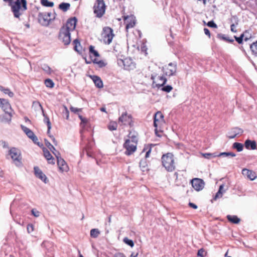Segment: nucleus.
Returning a JSON list of instances; mask_svg holds the SVG:
<instances>
[{
  "label": "nucleus",
  "instance_id": "nucleus-3",
  "mask_svg": "<svg viewBox=\"0 0 257 257\" xmlns=\"http://www.w3.org/2000/svg\"><path fill=\"white\" fill-rule=\"evenodd\" d=\"M27 9V3H26L25 8H24V3L21 2L20 0H16L15 2L11 4L12 11L14 17L17 18H19Z\"/></svg>",
  "mask_w": 257,
  "mask_h": 257
},
{
  "label": "nucleus",
  "instance_id": "nucleus-19",
  "mask_svg": "<svg viewBox=\"0 0 257 257\" xmlns=\"http://www.w3.org/2000/svg\"><path fill=\"white\" fill-rule=\"evenodd\" d=\"M120 62L123 64L124 69L130 70L135 68V64L130 58H125L124 60H121Z\"/></svg>",
  "mask_w": 257,
  "mask_h": 257
},
{
  "label": "nucleus",
  "instance_id": "nucleus-2",
  "mask_svg": "<svg viewBox=\"0 0 257 257\" xmlns=\"http://www.w3.org/2000/svg\"><path fill=\"white\" fill-rule=\"evenodd\" d=\"M8 155L10 156L13 163L17 167H22V156L21 151L17 148L12 147L8 151Z\"/></svg>",
  "mask_w": 257,
  "mask_h": 257
},
{
  "label": "nucleus",
  "instance_id": "nucleus-45",
  "mask_svg": "<svg viewBox=\"0 0 257 257\" xmlns=\"http://www.w3.org/2000/svg\"><path fill=\"white\" fill-rule=\"evenodd\" d=\"M123 242L130 246L131 247H133L134 246V243L133 241L131 239H128L127 237H124L123 239Z\"/></svg>",
  "mask_w": 257,
  "mask_h": 257
},
{
  "label": "nucleus",
  "instance_id": "nucleus-42",
  "mask_svg": "<svg viewBox=\"0 0 257 257\" xmlns=\"http://www.w3.org/2000/svg\"><path fill=\"white\" fill-rule=\"evenodd\" d=\"M42 69L44 70L47 74H51L53 71L51 70V68L48 66L47 65L44 64Z\"/></svg>",
  "mask_w": 257,
  "mask_h": 257
},
{
  "label": "nucleus",
  "instance_id": "nucleus-41",
  "mask_svg": "<svg viewBox=\"0 0 257 257\" xmlns=\"http://www.w3.org/2000/svg\"><path fill=\"white\" fill-rule=\"evenodd\" d=\"M45 84L46 87L49 88H53L54 86L53 81L50 79H47L45 80Z\"/></svg>",
  "mask_w": 257,
  "mask_h": 257
},
{
  "label": "nucleus",
  "instance_id": "nucleus-6",
  "mask_svg": "<svg viewBox=\"0 0 257 257\" xmlns=\"http://www.w3.org/2000/svg\"><path fill=\"white\" fill-rule=\"evenodd\" d=\"M94 13L97 18H101L105 12V5L103 0H96L93 7Z\"/></svg>",
  "mask_w": 257,
  "mask_h": 257
},
{
  "label": "nucleus",
  "instance_id": "nucleus-38",
  "mask_svg": "<svg viewBox=\"0 0 257 257\" xmlns=\"http://www.w3.org/2000/svg\"><path fill=\"white\" fill-rule=\"evenodd\" d=\"M236 155L232 152H223L220 153L218 155H217V157L223 156V157H235Z\"/></svg>",
  "mask_w": 257,
  "mask_h": 257
},
{
  "label": "nucleus",
  "instance_id": "nucleus-32",
  "mask_svg": "<svg viewBox=\"0 0 257 257\" xmlns=\"http://www.w3.org/2000/svg\"><path fill=\"white\" fill-rule=\"evenodd\" d=\"M250 50L252 54L256 57H257V41L253 42L250 46Z\"/></svg>",
  "mask_w": 257,
  "mask_h": 257
},
{
  "label": "nucleus",
  "instance_id": "nucleus-13",
  "mask_svg": "<svg viewBox=\"0 0 257 257\" xmlns=\"http://www.w3.org/2000/svg\"><path fill=\"white\" fill-rule=\"evenodd\" d=\"M77 21L76 17L70 18L67 20L66 25L61 28L69 32L73 31L76 28Z\"/></svg>",
  "mask_w": 257,
  "mask_h": 257
},
{
  "label": "nucleus",
  "instance_id": "nucleus-56",
  "mask_svg": "<svg viewBox=\"0 0 257 257\" xmlns=\"http://www.w3.org/2000/svg\"><path fill=\"white\" fill-rule=\"evenodd\" d=\"M21 127H22V130L25 133V134H26L27 133H28V132H29L30 131H31L30 129H29V128H28L27 127L25 126H24L23 125H21Z\"/></svg>",
  "mask_w": 257,
  "mask_h": 257
},
{
  "label": "nucleus",
  "instance_id": "nucleus-50",
  "mask_svg": "<svg viewBox=\"0 0 257 257\" xmlns=\"http://www.w3.org/2000/svg\"><path fill=\"white\" fill-rule=\"evenodd\" d=\"M207 25L209 27L214 28H217V25L213 21H209L207 23Z\"/></svg>",
  "mask_w": 257,
  "mask_h": 257
},
{
  "label": "nucleus",
  "instance_id": "nucleus-34",
  "mask_svg": "<svg viewBox=\"0 0 257 257\" xmlns=\"http://www.w3.org/2000/svg\"><path fill=\"white\" fill-rule=\"evenodd\" d=\"M217 37L220 39L226 41L229 43H232L234 42V40L230 39L229 37H226L225 35L219 34L217 35Z\"/></svg>",
  "mask_w": 257,
  "mask_h": 257
},
{
  "label": "nucleus",
  "instance_id": "nucleus-57",
  "mask_svg": "<svg viewBox=\"0 0 257 257\" xmlns=\"http://www.w3.org/2000/svg\"><path fill=\"white\" fill-rule=\"evenodd\" d=\"M44 13L46 15L48 18H53V16L55 17L56 15L55 13L52 14L51 12H44Z\"/></svg>",
  "mask_w": 257,
  "mask_h": 257
},
{
  "label": "nucleus",
  "instance_id": "nucleus-22",
  "mask_svg": "<svg viewBox=\"0 0 257 257\" xmlns=\"http://www.w3.org/2000/svg\"><path fill=\"white\" fill-rule=\"evenodd\" d=\"M242 174L250 180H253L256 177L255 172L247 169H243Z\"/></svg>",
  "mask_w": 257,
  "mask_h": 257
},
{
  "label": "nucleus",
  "instance_id": "nucleus-51",
  "mask_svg": "<svg viewBox=\"0 0 257 257\" xmlns=\"http://www.w3.org/2000/svg\"><path fill=\"white\" fill-rule=\"evenodd\" d=\"M64 116L65 117L66 119H69V111L66 108V107H65V110L63 112Z\"/></svg>",
  "mask_w": 257,
  "mask_h": 257
},
{
  "label": "nucleus",
  "instance_id": "nucleus-25",
  "mask_svg": "<svg viewBox=\"0 0 257 257\" xmlns=\"http://www.w3.org/2000/svg\"><path fill=\"white\" fill-rule=\"evenodd\" d=\"M44 157L47 160L48 163L51 164H54V159L50 154V152L46 148L43 150Z\"/></svg>",
  "mask_w": 257,
  "mask_h": 257
},
{
  "label": "nucleus",
  "instance_id": "nucleus-17",
  "mask_svg": "<svg viewBox=\"0 0 257 257\" xmlns=\"http://www.w3.org/2000/svg\"><path fill=\"white\" fill-rule=\"evenodd\" d=\"M132 122V116L127 114L126 112L123 113L118 118V123L121 124L131 125Z\"/></svg>",
  "mask_w": 257,
  "mask_h": 257
},
{
  "label": "nucleus",
  "instance_id": "nucleus-60",
  "mask_svg": "<svg viewBox=\"0 0 257 257\" xmlns=\"http://www.w3.org/2000/svg\"><path fill=\"white\" fill-rule=\"evenodd\" d=\"M204 32L205 35L208 36L209 38L210 37V33L209 30L207 28H204Z\"/></svg>",
  "mask_w": 257,
  "mask_h": 257
},
{
  "label": "nucleus",
  "instance_id": "nucleus-54",
  "mask_svg": "<svg viewBox=\"0 0 257 257\" xmlns=\"http://www.w3.org/2000/svg\"><path fill=\"white\" fill-rule=\"evenodd\" d=\"M70 109L72 112H73L74 113H76L81 110V109H79L78 108L74 107L73 106H71Z\"/></svg>",
  "mask_w": 257,
  "mask_h": 257
},
{
  "label": "nucleus",
  "instance_id": "nucleus-52",
  "mask_svg": "<svg viewBox=\"0 0 257 257\" xmlns=\"http://www.w3.org/2000/svg\"><path fill=\"white\" fill-rule=\"evenodd\" d=\"M73 43L75 44V46H74L75 50L78 52L79 50L77 49V44H78L79 46L80 45V43L79 41L77 39H75L73 41Z\"/></svg>",
  "mask_w": 257,
  "mask_h": 257
},
{
  "label": "nucleus",
  "instance_id": "nucleus-23",
  "mask_svg": "<svg viewBox=\"0 0 257 257\" xmlns=\"http://www.w3.org/2000/svg\"><path fill=\"white\" fill-rule=\"evenodd\" d=\"M34 169L36 176L44 181L45 183H46L47 178L46 175L42 172L39 167H35Z\"/></svg>",
  "mask_w": 257,
  "mask_h": 257
},
{
  "label": "nucleus",
  "instance_id": "nucleus-48",
  "mask_svg": "<svg viewBox=\"0 0 257 257\" xmlns=\"http://www.w3.org/2000/svg\"><path fill=\"white\" fill-rule=\"evenodd\" d=\"M31 213L33 215L36 217H39L40 214V212L36 209H32L31 210Z\"/></svg>",
  "mask_w": 257,
  "mask_h": 257
},
{
  "label": "nucleus",
  "instance_id": "nucleus-58",
  "mask_svg": "<svg viewBox=\"0 0 257 257\" xmlns=\"http://www.w3.org/2000/svg\"><path fill=\"white\" fill-rule=\"evenodd\" d=\"M235 27H236V26L234 24H232L231 25L230 29L232 32H234V33L236 32V30H235Z\"/></svg>",
  "mask_w": 257,
  "mask_h": 257
},
{
  "label": "nucleus",
  "instance_id": "nucleus-1",
  "mask_svg": "<svg viewBox=\"0 0 257 257\" xmlns=\"http://www.w3.org/2000/svg\"><path fill=\"white\" fill-rule=\"evenodd\" d=\"M163 166L166 170L169 172H172L175 170V166L173 155L172 153H167L163 155L162 157Z\"/></svg>",
  "mask_w": 257,
  "mask_h": 257
},
{
  "label": "nucleus",
  "instance_id": "nucleus-35",
  "mask_svg": "<svg viewBox=\"0 0 257 257\" xmlns=\"http://www.w3.org/2000/svg\"><path fill=\"white\" fill-rule=\"evenodd\" d=\"M232 147L236 149L238 152H241L243 150V145L240 143L235 142L233 144Z\"/></svg>",
  "mask_w": 257,
  "mask_h": 257
},
{
  "label": "nucleus",
  "instance_id": "nucleus-62",
  "mask_svg": "<svg viewBox=\"0 0 257 257\" xmlns=\"http://www.w3.org/2000/svg\"><path fill=\"white\" fill-rule=\"evenodd\" d=\"M203 252H204V250H203V249H200L198 250L197 254L198 256L203 257Z\"/></svg>",
  "mask_w": 257,
  "mask_h": 257
},
{
  "label": "nucleus",
  "instance_id": "nucleus-59",
  "mask_svg": "<svg viewBox=\"0 0 257 257\" xmlns=\"http://www.w3.org/2000/svg\"><path fill=\"white\" fill-rule=\"evenodd\" d=\"M114 257H126V256L123 253L118 252L114 254Z\"/></svg>",
  "mask_w": 257,
  "mask_h": 257
},
{
  "label": "nucleus",
  "instance_id": "nucleus-29",
  "mask_svg": "<svg viewBox=\"0 0 257 257\" xmlns=\"http://www.w3.org/2000/svg\"><path fill=\"white\" fill-rule=\"evenodd\" d=\"M227 218L229 221L233 223L237 224L240 222V219L236 215H228Z\"/></svg>",
  "mask_w": 257,
  "mask_h": 257
},
{
  "label": "nucleus",
  "instance_id": "nucleus-36",
  "mask_svg": "<svg viewBox=\"0 0 257 257\" xmlns=\"http://www.w3.org/2000/svg\"><path fill=\"white\" fill-rule=\"evenodd\" d=\"M100 234V231L98 229L94 228L90 230V236L93 238H96Z\"/></svg>",
  "mask_w": 257,
  "mask_h": 257
},
{
  "label": "nucleus",
  "instance_id": "nucleus-44",
  "mask_svg": "<svg viewBox=\"0 0 257 257\" xmlns=\"http://www.w3.org/2000/svg\"><path fill=\"white\" fill-rule=\"evenodd\" d=\"M161 90L166 92H170L172 89L173 87L171 85L163 86L160 88Z\"/></svg>",
  "mask_w": 257,
  "mask_h": 257
},
{
  "label": "nucleus",
  "instance_id": "nucleus-64",
  "mask_svg": "<svg viewBox=\"0 0 257 257\" xmlns=\"http://www.w3.org/2000/svg\"><path fill=\"white\" fill-rule=\"evenodd\" d=\"M151 152V149H149V150L146 153V155H145L146 158H147L150 156Z\"/></svg>",
  "mask_w": 257,
  "mask_h": 257
},
{
  "label": "nucleus",
  "instance_id": "nucleus-14",
  "mask_svg": "<svg viewBox=\"0 0 257 257\" xmlns=\"http://www.w3.org/2000/svg\"><path fill=\"white\" fill-rule=\"evenodd\" d=\"M164 115L161 111L157 112L154 116V126L157 128L164 123Z\"/></svg>",
  "mask_w": 257,
  "mask_h": 257
},
{
  "label": "nucleus",
  "instance_id": "nucleus-18",
  "mask_svg": "<svg viewBox=\"0 0 257 257\" xmlns=\"http://www.w3.org/2000/svg\"><path fill=\"white\" fill-rule=\"evenodd\" d=\"M124 20V23L126 24L125 29L126 30L135 26L136 21L135 18L133 16L125 17Z\"/></svg>",
  "mask_w": 257,
  "mask_h": 257
},
{
  "label": "nucleus",
  "instance_id": "nucleus-12",
  "mask_svg": "<svg viewBox=\"0 0 257 257\" xmlns=\"http://www.w3.org/2000/svg\"><path fill=\"white\" fill-rule=\"evenodd\" d=\"M124 148L126 149L125 154L130 155L135 152L136 150V145L135 143H132L131 140H126L123 144Z\"/></svg>",
  "mask_w": 257,
  "mask_h": 257
},
{
  "label": "nucleus",
  "instance_id": "nucleus-24",
  "mask_svg": "<svg viewBox=\"0 0 257 257\" xmlns=\"http://www.w3.org/2000/svg\"><path fill=\"white\" fill-rule=\"evenodd\" d=\"M91 79L93 80L95 85L98 88H101L103 87L102 81L101 78L96 75L90 76Z\"/></svg>",
  "mask_w": 257,
  "mask_h": 257
},
{
  "label": "nucleus",
  "instance_id": "nucleus-46",
  "mask_svg": "<svg viewBox=\"0 0 257 257\" xmlns=\"http://www.w3.org/2000/svg\"><path fill=\"white\" fill-rule=\"evenodd\" d=\"M3 92L5 94H7L10 97H13L14 95V93L12 92L9 88H5Z\"/></svg>",
  "mask_w": 257,
  "mask_h": 257
},
{
  "label": "nucleus",
  "instance_id": "nucleus-33",
  "mask_svg": "<svg viewBox=\"0 0 257 257\" xmlns=\"http://www.w3.org/2000/svg\"><path fill=\"white\" fill-rule=\"evenodd\" d=\"M147 162L146 161V159H142L140 162V167L142 171L144 172L146 170L147 167Z\"/></svg>",
  "mask_w": 257,
  "mask_h": 257
},
{
  "label": "nucleus",
  "instance_id": "nucleus-43",
  "mask_svg": "<svg viewBox=\"0 0 257 257\" xmlns=\"http://www.w3.org/2000/svg\"><path fill=\"white\" fill-rule=\"evenodd\" d=\"M202 155L204 158L210 159L212 157H217V155L212 153H203Z\"/></svg>",
  "mask_w": 257,
  "mask_h": 257
},
{
  "label": "nucleus",
  "instance_id": "nucleus-28",
  "mask_svg": "<svg viewBox=\"0 0 257 257\" xmlns=\"http://www.w3.org/2000/svg\"><path fill=\"white\" fill-rule=\"evenodd\" d=\"M27 136L31 139L33 142L37 144L38 146H40L39 142H38V139L37 136L34 134V133L31 130L28 132V133L26 134Z\"/></svg>",
  "mask_w": 257,
  "mask_h": 257
},
{
  "label": "nucleus",
  "instance_id": "nucleus-61",
  "mask_svg": "<svg viewBox=\"0 0 257 257\" xmlns=\"http://www.w3.org/2000/svg\"><path fill=\"white\" fill-rule=\"evenodd\" d=\"M132 143H135V144L137 145V139L136 137L132 136V140L131 141Z\"/></svg>",
  "mask_w": 257,
  "mask_h": 257
},
{
  "label": "nucleus",
  "instance_id": "nucleus-5",
  "mask_svg": "<svg viewBox=\"0 0 257 257\" xmlns=\"http://www.w3.org/2000/svg\"><path fill=\"white\" fill-rule=\"evenodd\" d=\"M101 35L103 43L107 45L111 43L114 36L112 29L109 27H105L103 28Z\"/></svg>",
  "mask_w": 257,
  "mask_h": 257
},
{
  "label": "nucleus",
  "instance_id": "nucleus-53",
  "mask_svg": "<svg viewBox=\"0 0 257 257\" xmlns=\"http://www.w3.org/2000/svg\"><path fill=\"white\" fill-rule=\"evenodd\" d=\"M223 194V192H220L218 191L216 193L215 196L214 197V199L216 200L217 198H220L222 197Z\"/></svg>",
  "mask_w": 257,
  "mask_h": 257
},
{
  "label": "nucleus",
  "instance_id": "nucleus-49",
  "mask_svg": "<svg viewBox=\"0 0 257 257\" xmlns=\"http://www.w3.org/2000/svg\"><path fill=\"white\" fill-rule=\"evenodd\" d=\"M27 231L29 233H31L32 232H33L34 231V225L32 224H29L27 225Z\"/></svg>",
  "mask_w": 257,
  "mask_h": 257
},
{
  "label": "nucleus",
  "instance_id": "nucleus-15",
  "mask_svg": "<svg viewBox=\"0 0 257 257\" xmlns=\"http://www.w3.org/2000/svg\"><path fill=\"white\" fill-rule=\"evenodd\" d=\"M55 19V16L53 18H48L44 13H40L38 15V20L39 23L43 26H47L50 22Z\"/></svg>",
  "mask_w": 257,
  "mask_h": 257
},
{
  "label": "nucleus",
  "instance_id": "nucleus-9",
  "mask_svg": "<svg viewBox=\"0 0 257 257\" xmlns=\"http://www.w3.org/2000/svg\"><path fill=\"white\" fill-rule=\"evenodd\" d=\"M177 64L175 63H170L167 66L163 67L164 73L168 76L174 75L176 72Z\"/></svg>",
  "mask_w": 257,
  "mask_h": 257
},
{
  "label": "nucleus",
  "instance_id": "nucleus-40",
  "mask_svg": "<svg viewBox=\"0 0 257 257\" xmlns=\"http://www.w3.org/2000/svg\"><path fill=\"white\" fill-rule=\"evenodd\" d=\"M41 4L45 7H52L54 6V3L51 2H49L48 0H41Z\"/></svg>",
  "mask_w": 257,
  "mask_h": 257
},
{
  "label": "nucleus",
  "instance_id": "nucleus-21",
  "mask_svg": "<svg viewBox=\"0 0 257 257\" xmlns=\"http://www.w3.org/2000/svg\"><path fill=\"white\" fill-rule=\"evenodd\" d=\"M57 159V164L59 169L62 171H67L68 169V166L63 159H62L60 155L56 157Z\"/></svg>",
  "mask_w": 257,
  "mask_h": 257
},
{
  "label": "nucleus",
  "instance_id": "nucleus-7",
  "mask_svg": "<svg viewBox=\"0 0 257 257\" xmlns=\"http://www.w3.org/2000/svg\"><path fill=\"white\" fill-rule=\"evenodd\" d=\"M151 79L153 80V87H156L160 89L167 82V79L163 76H159L158 75H152Z\"/></svg>",
  "mask_w": 257,
  "mask_h": 257
},
{
  "label": "nucleus",
  "instance_id": "nucleus-47",
  "mask_svg": "<svg viewBox=\"0 0 257 257\" xmlns=\"http://www.w3.org/2000/svg\"><path fill=\"white\" fill-rule=\"evenodd\" d=\"M93 62L97 64L99 68H102L106 65V64L102 60L96 61V59H95Z\"/></svg>",
  "mask_w": 257,
  "mask_h": 257
},
{
  "label": "nucleus",
  "instance_id": "nucleus-4",
  "mask_svg": "<svg viewBox=\"0 0 257 257\" xmlns=\"http://www.w3.org/2000/svg\"><path fill=\"white\" fill-rule=\"evenodd\" d=\"M0 107L5 112L6 114L4 116V118L6 122H10L12 117L13 110L9 101L5 99H2L0 102Z\"/></svg>",
  "mask_w": 257,
  "mask_h": 257
},
{
  "label": "nucleus",
  "instance_id": "nucleus-31",
  "mask_svg": "<svg viewBox=\"0 0 257 257\" xmlns=\"http://www.w3.org/2000/svg\"><path fill=\"white\" fill-rule=\"evenodd\" d=\"M249 30H245V32L240 36V37H237L235 36H234L235 40L238 44L242 43L243 38L244 37L245 34L249 33Z\"/></svg>",
  "mask_w": 257,
  "mask_h": 257
},
{
  "label": "nucleus",
  "instance_id": "nucleus-8",
  "mask_svg": "<svg viewBox=\"0 0 257 257\" xmlns=\"http://www.w3.org/2000/svg\"><path fill=\"white\" fill-rule=\"evenodd\" d=\"M59 39L63 43L64 45H69L71 42L70 32L61 28L59 31Z\"/></svg>",
  "mask_w": 257,
  "mask_h": 257
},
{
  "label": "nucleus",
  "instance_id": "nucleus-63",
  "mask_svg": "<svg viewBox=\"0 0 257 257\" xmlns=\"http://www.w3.org/2000/svg\"><path fill=\"white\" fill-rule=\"evenodd\" d=\"M189 205L190 207H192V208H193L194 209H197V206L196 204H194L193 203L190 202L189 203Z\"/></svg>",
  "mask_w": 257,
  "mask_h": 257
},
{
  "label": "nucleus",
  "instance_id": "nucleus-10",
  "mask_svg": "<svg viewBox=\"0 0 257 257\" xmlns=\"http://www.w3.org/2000/svg\"><path fill=\"white\" fill-rule=\"evenodd\" d=\"M42 246L45 248V253L47 257H53L54 247L53 244L52 242L50 241H44L42 243Z\"/></svg>",
  "mask_w": 257,
  "mask_h": 257
},
{
  "label": "nucleus",
  "instance_id": "nucleus-11",
  "mask_svg": "<svg viewBox=\"0 0 257 257\" xmlns=\"http://www.w3.org/2000/svg\"><path fill=\"white\" fill-rule=\"evenodd\" d=\"M191 183L192 187L197 191L202 190L205 185L204 181L201 179L197 178L191 180Z\"/></svg>",
  "mask_w": 257,
  "mask_h": 257
},
{
  "label": "nucleus",
  "instance_id": "nucleus-30",
  "mask_svg": "<svg viewBox=\"0 0 257 257\" xmlns=\"http://www.w3.org/2000/svg\"><path fill=\"white\" fill-rule=\"evenodd\" d=\"M70 4L66 3H62L59 5V8L63 12L67 11L70 9Z\"/></svg>",
  "mask_w": 257,
  "mask_h": 257
},
{
  "label": "nucleus",
  "instance_id": "nucleus-16",
  "mask_svg": "<svg viewBox=\"0 0 257 257\" xmlns=\"http://www.w3.org/2000/svg\"><path fill=\"white\" fill-rule=\"evenodd\" d=\"M33 106H34L36 107H38L42 111L43 115L44 117V121L47 124L48 127L47 133H49L50 129L51 128V124L49 117L44 113V110L41 104L39 102H34Z\"/></svg>",
  "mask_w": 257,
  "mask_h": 257
},
{
  "label": "nucleus",
  "instance_id": "nucleus-37",
  "mask_svg": "<svg viewBox=\"0 0 257 257\" xmlns=\"http://www.w3.org/2000/svg\"><path fill=\"white\" fill-rule=\"evenodd\" d=\"M117 124L115 121L110 122L108 125V128L110 131H114L117 129Z\"/></svg>",
  "mask_w": 257,
  "mask_h": 257
},
{
  "label": "nucleus",
  "instance_id": "nucleus-20",
  "mask_svg": "<svg viewBox=\"0 0 257 257\" xmlns=\"http://www.w3.org/2000/svg\"><path fill=\"white\" fill-rule=\"evenodd\" d=\"M243 132L242 129L238 127H233L228 132V137L231 139L236 137L238 135H241Z\"/></svg>",
  "mask_w": 257,
  "mask_h": 257
},
{
  "label": "nucleus",
  "instance_id": "nucleus-27",
  "mask_svg": "<svg viewBox=\"0 0 257 257\" xmlns=\"http://www.w3.org/2000/svg\"><path fill=\"white\" fill-rule=\"evenodd\" d=\"M45 145L49 148V149L53 153V154L56 157L57 156H60V154L58 152L54 147L48 141L45 140Z\"/></svg>",
  "mask_w": 257,
  "mask_h": 257
},
{
  "label": "nucleus",
  "instance_id": "nucleus-39",
  "mask_svg": "<svg viewBox=\"0 0 257 257\" xmlns=\"http://www.w3.org/2000/svg\"><path fill=\"white\" fill-rule=\"evenodd\" d=\"M89 52L96 57L99 56L98 52L94 49V47L92 45L89 47Z\"/></svg>",
  "mask_w": 257,
  "mask_h": 257
},
{
  "label": "nucleus",
  "instance_id": "nucleus-26",
  "mask_svg": "<svg viewBox=\"0 0 257 257\" xmlns=\"http://www.w3.org/2000/svg\"><path fill=\"white\" fill-rule=\"evenodd\" d=\"M244 146L247 149L255 150L256 144L255 141H251L248 139L245 141Z\"/></svg>",
  "mask_w": 257,
  "mask_h": 257
},
{
  "label": "nucleus",
  "instance_id": "nucleus-55",
  "mask_svg": "<svg viewBox=\"0 0 257 257\" xmlns=\"http://www.w3.org/2000/svg\"><path fill=\"white\" fill-rule=\"evenodd\" d=\"M1 144L4 148H9L8 144L6 141H2L1 142Z\"/></svg>",
  "mask_w": 257,
  "mask_h": 257
}]
</instances>
